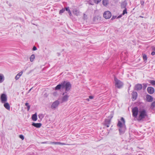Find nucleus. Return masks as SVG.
Returning <instances> with one entry per match:
<instances>
[{
    "instance_id": "1",
    "label": "nucleus",
    "mask_w": 155,
    "mask_h": 155,
    "mask_svg": "<svg viewBox=\"0 0 155 155\" xmlns=\"http://www.w3.org/2000/svg\"><path fill=\"white\" fill-rule=\"evenodd\" d=\"M120 120L121 121H118L117 126L119 127V130L120 134H123L124 133L126 129L125 120L124 118L123 117L121 118Z\"/></svg>"
},
{
    "instance_id": "2",
    "label": "nucleus",
    "mask_w": 155,
    "mask_h": 155,
    "mask_svg": "<svg viewBox=\"0 0 155 155\" xmlns=\"http://www.w3.org/2000/svg\"><path fill=\"white\" fill-rule=\"evenodd\" d=\"M148 117L147 112L144 109L140 110L139 112V115L137 120L139 122L143 121L144 119Z\"/></svg>"
},
{
    "instance_id": "3",
    "label": "nucleus",
    "mask_w": 155,
    "mask_h": 155,
    "mask_svg": "<svg viewBox=\"0 0 155 155\" xmlns=\"http://www.w3.org/2000/svg\"><path fill=\"white\" fill-rule=\"evenodd\" d=\"M63 89L65 88V92L68 91L71 88V85L69 82L64 81L62 82Z\"/></svg>"
},
{
    "instance_id": "4",
    "label": "nucleus",
    "mask_w": 155,
    "mask_h": 155,
    "mask_svg": "<svg viewBox=\"0 0 155 155\" xmlns=\"http://www.w3.org/2000/svg\"><path fill=\"white\" fill-rule=\"evenodd\" d=\"M114 80L115 82V86L116 87L119 88H121L123 84V83L120 81L118 80L115 77H114Z\"/></svg>"
},
{
    "instance_id": "5",
    "label": "nucleus",
    "mask_w": 155,
    "mask_h": 155,
    "mask_svg": "<svg viewBox=\"0 0 155 155\" xmlns=\"http://www.w3.org/2000/svg\"><path fill=\"white\" fill-rule=\"evenodd\" d=\"M132 112L133 116L135 117H137L139 112L138 108L136 107L133 108Z\"/></svg>"
},
{
    "instance_id": "6",
    "label": "nucleus",
    "mask_w": 155,
    "mask_h": 155,
    "mask_svg": "<svg viewBox=\"0 0 155 155\" xmlns=\"http://www.w3.org/2000/svg\"><path fill=\"white\" fill-rule=\"evenodd\" d=\"M103 16L106 19H109L111 17V14L110 11H107L104 13Z\"/></svg>"
},
{
    "instance_id": "7",
    "label": "nucleus",
    "mask_w": 155,
    "mask_h": 155,
    "mask_svg": "<svg viewBox=\"0 0 155 155\" xmlns=\"http://www.w3.org/2000/svg\"><path fill=\"white\" fill-rule=\"evenodd\" d=\"M0 99L1 102L2 103H4L5 102L7 101V99L6 95L4 94H2L1 96Z\"/></svg>"
},
{
    "instance_id": "8",
    "label": "nucleus",
    "mask_w": 155,
    "mask_h": 155,
    "mask_svg": "<svg viewBox=\"0 0 155 155\" xmlns=\"http://www.w3.org/2000/svg\"><path fill=\"white\" fill-rule=\"evenodd\" d=\"M59 104V102L58 101H56L52 104L51 106L52 109H55Z\"/></svg>"
},
{
    "instance_id": "9",
    "label": "nucleus",
    "mask_w": 155,
    "mask_h": 155,
    "mask_svg": "<svg viewBox=\"0 0 155 155\" xmlns=\"http://www.w3.org/2000/svg\"><path fill=\"white\" fill-rule=\"evenodd\" d=\"M66 93H67V92H65L64 93L62 94L64 96L62 99V102H66L68 100V99L69 96L67 94H65H65Z\"/></svg>"
},
{
    "instance_id": "10",
    "label": "nucleus",
    "mask_w": 155,
    "mask_h": 155,
    "mask_svg": "<svg viewBox=\"0 0 155 155\" xmlns=\"http://www.w3.org/2000/svg\"><path fill=\"white\" fill-rule=\"evenodd\" d=\"M143 87L141 84H137L135 85L134 89L137 91H140L142 89Z\"/></svg>"
},
{
    "instance_id": "11",
    "label": "nucleus",
    "mask_w": 155,
    "mask_h": 155,
    "mask_svg": "<svg viewBox=\"0 0 155 155\" xmlns=\"http://www.w3.org/2000/svg\"><path fill=\"white\" fill-rule=\"evenodd\" d=\"M147 90L148 92L150 94H152L154 92V89L152 87H148Z\"/></svg>"
},
{
    "instance_id": "12",
    "label": "nucleus",
    "mask_w": 155,
    "mask_h": 155,
    "mask_svg": "<svg viewBox=\"0 0 155 155\" xmlns=\"http://www.w3.org/2000/svg\"><path fill=\"white\" fill-rule=\"evenodd\" d=\"M111 119H105L104 124L107 127H109Z\"/></svg>"
},
{
    "instance_id": "13",
    "label": "nucleus",
    "mask_w": 155,
    "mask_h": 155,
    "mask_svg": "<svg viewBox=\"0 0 155 155\" xmlns=\"http://www.w3.org/2000/svg\"><path fill=\"white\" fill-rule=\"evenodd\" d=\"M153 97L150 95L147 94L146 95V100L148 102H151L153 101Z\"/></svg>"
},
{
    "instance_id": "14",
    "label": "nucleus",
    "mask_w": 155,
    "mask_h": 155,
    "mask_svg": "<svg viewBox=\"0 0 155 155\" xmlns=\"http://www.w3.org/2000/svg\"><path fill=\"white\" fill-rule=\"evenodd\" d=\"M137 96V94L136 92L133 91L132 93V99H134V100H135Z\"/></svg>"
},
{
    "instance_id": "15",
    "label": "nucleus",
    "mask_w": 155,
    "mask_h": 155,
    "mask_svg": "<svg viewBox=\"0 0 155 155\" xmlns=\"http://www.w3.org/2000/svg\"><path fill=\"white\" fill-rule=\"evenodd\" d=\"M101 0H90L89 1V4L91 5H94V4L93 3H91V2L92 1H94V3H96V4H98L99 2H101Z\"/></svg>"
},
{
    "instance_id": "16",
    "label": "nucleus",
    "mask_w": 155,
    "mask_h": 155,
    "mask_svg": "<svg viewBox=\"0 0 155 155\" xmlns=\"http://www.w3.org/2000/svg\"><path fill=\"white\" fill-rule=\"evenodd\" d=\"M73 13L74 15L77 16H78L80 15L79 11L76 9H74L73 10Z\"/></svg>"
},
{
    "instance_id": "17",
    "label": "nucleus",
    "mask_w": 155,
    "mask_h": 155,
    "mask_svg": "<svg viewBox=\"0 0 155 155\" xmlns=\"http://www.w3.org/2000/svg\"><path fill=\"white\" fill-rule=\"evenodd\" d=\"M61 88L62 89H63L62 87V82L61 83V84L58 85L55 87V90H59Z\"/></svg>"
},
{
    "instance_id": "18",
    "label": "nucleus",
    "mask_w": 155,
    "mask_h": 155,
    "mask_svg": "<svg viewBox=\"0 0 155 155\" xmlns=\"http://www.w3.org/2000/svg\"><path fill=\"white\" fill-rule=\"evenodd\" d=\"M32 125L36 127L39 128L41 127V124L40 123H33L32 124Z\"/></svg>"
},
{
    "instance_id": "19",
    "label": "nucleus",
    "mask_w": 155,
    "mask_h": 155,
    "mask_svg": "<svg viewBox=\"0 0 155 155\" xmlns=\"http://www.w3.org/2000/svg\"><path fill=\"white\" fill-rule=\"evenodd\" d=\"M127 5V3L126 1H124L122 3L121 5V8H126V7Z\"/></svg>"
},
{
    "instance_id": "20",
    "label": "nucleus",
    "mask_w": 155,
    "mask_h": 155,
    "mask_svg": "<svg viewBox=\"0 0 155 155\" xmlns=\"http://www.w3.org/2000/svg\"><path fill=\"white\" fill-rule=\"evenodd\" d=\"M4 106L7 110H10V106L8 103H4Z\"/></svg>"
},
{
    "instance_id": "21",
    "label": "nucleus",
    "mask_w": 155,
    "mask_h": 155,
    "mask_svg": "<svg viewBox=\"0 0 155 155\" xmlns=\"http://www.w3.org/2000/svg\"><path fill=\"white\" fill-rule=\"evenodd\" d=\"M23 73V72L22 71H21L19 73H18L15 76V79L16 80H18L20 78V77L22 75Z\"/></svg>"
},
{
    "instance_id": "22",
    "label": "nucleus",
    "mask_w": 155,
    "mask_h": 155,
    "mask_svg": "<svg viewBox=\"0 0 155 155\" xmlns=\"http://www.w3.org/2000/svg\"><path fill=\"white\" fill-rule=\"evenodd\" d=\"M32 119L33 121H35L37 119V115L36 113L33 114L32 116Z\"/></svg>"
},
{
    "instance_id": "23",
    "label": "nucleus",
    "mask_w": 155,
    "mask_h": 155,
    "mask_svg": "<svg viewBox=\"0 0 155 155\" xmlns=\"http://www.w3.org/2000/svg\"><path fill=\"white\" fill-rule=\"evenodd\" d=\"M4 80V77L3 74H0V83L2 82Z\"/></svg>"
},
{
    "instance_id": "24",
    "label": "nucleus",
    "mask_w": 155,
    "mask_h": 155,
    "mask_svg": "<svg viewBox=\"0 0 155 155\" xmlns=\"http://www.w3.org/2000/svg\"><path fill=\"white\" fill-rule=\"evenodd\" d=\"M102 3L103 5L104 6H106L107 5L108 3V1L107 0H103Z\"/></svg>"
},
{
    "instance_id": "25",
    "label": "nucleus",
    "mask_w": 155,
    "mask_h": 155,
    "mask_svg": "<svg viewBox=\"0 0 155 155\" xmlns=\"http://www.w3.org/2000/svg\"><path fill=\"white\" fill-rule=\"evenodd\" d=\"M143 58L144 61H145L146 62L147 59V55L145 54H143Z\"/></svg>"
},
{
    "instance_id": "26",
    "label": "nucleus",
    "mask_w": 155,
    "mask_h": 155,
    "mask_svg": "<svg viewBox=\"0 0 155 155\" xmlns=\"http://www.w3.org/2000/svg\"><path fill=\"white\" fill-rule=\"evenodd\" d=\"M35 58V55L34 54H33L30 57V61L31 62H32L34 61V59Z\"/></svg>"
},
{
    "instance_id": "27",
    "label": "nucleus",
    "mask_w": 155,
    "mask_h": 155,
    "mask_svg": "<svg viewBox=\"0 0 155 155\" xmlns=\"http://www.w3.org/2000/svg\"><path fill=\"white\" fill-rule=\"evenodd\" d=\"M25 105L27 107V110L29 111L30 107V106L29 105V104L28 103H26L25 104Z\"/></svg>"
},
{
    "instance_id": "28",
    "label": "nucleus",
    "mask_w": 155,
    "mask_h": 155,
    "mask_svg": "<svg viewBox=\"0 0 155 155\" xmlns=\"http://www.w3.org/2000/svg\"><path fill=\"white\" fill-rule=\"evenodd\" d=\"M127 9L126 8H125V9H124L123 11V12L122 14V15H124L125 14H127Z\"/></svg>"
},
{
    "instance_id": "29",
    "label": "nucleus",
    "mask_w": 155,
    "mask_h": 155,
    "mask_svg": "<svg viewBox=\"0 0 155 155\" xmlns=\"http://www.w3.org/2000/svg\"><path fill=\"white\" fill-rule=\"evenodd\" d=\"M44 117V115L42 114H40L38 115V117L41 120Z\"/></svg>"
},
{
    "instance_id": "30",
    "label": "nucleus",
    "mask_w": 155,
    "mask_h": 155,
    "mask_svg": "<svg viewBox=\"0 0 155 155\" xmlns=\"http://www.w3.org/2000/svg\"><path fill=\"white\" fill-rule=\"evenodd\" d=\"M149 83L152 84L153 85H155V81L154 80H150Z\"/></svg>"
},
{
    "instance_id": "31",
    "label": "nucleus",
    "mask_w": 155,
    "mask_h": 155,
    "mask_svg": "<svg viewBox=\"0 0 155 155\" xmlns=\"http://www.w3.org/2000/svg\"><path fill=\"white\" fill-rule=\"evenodd\" d=\"M143 89H145L146 88L148 84L147 83H144L143 84Z\"/></svg>"
},
{
    "instance_id": "32",
    "label": "nucleus",
    "mask_w": 155,
    "mask_h": 155,
    "mask_svg": "<svg viewBox=\"0 0 155 155\" xmlns=\"http://www.w3.org/2000/svg\"><path fill=\"white\" fill-rule=\"evenodd\" d=\"M65 11V9L64 8H63L61 10L59 11V14H62Z\"/></svg>"
},
{
    "instance_id": "33",
    "label": "nucleus",
    "mask_w": 155,
    "mask_h": 155,
    "mask_svg": "<svg viewBox=\"0 0 155 155\" xmlns=\"http://www.w3.org/2000/svg\"><path fill=\"white\" fill-rule=\"evenodd\" d=\"M49 143L50 144H58L59 143V142H50Z\"/></svg>"
},
{
    "instance_id": "34",
    "label": "nucleus",
    "mask_w": 155,
    "mask_h": 155,
    "mask_svg": "<svg viewBox=\"0 0 155 155\" xmlns=\"http://www.w3.org/2000/svg\"><path fill=\"white\" fill-rule=\"evenodd\" d=\"M87 15H86L85 14H84L83 15V18L84 20H86L87 19Z\"/></svg>"
},
{
    "instance_id": "35",
    "label": "nucleus",
    "mask_w": 155,
    "mask_h": 155,
    "mask_svg": "<svg viewBox=\"0 0 155 155\" xmlns=\"http://www.w3.org/2000/svg\"><path fill=\"white\" fill-rule=\"evenodd\" d=\"M151 106L153 107H155V101L152 103L151 104Z\"/></svg>"
},
{
    "instance_id": "36",
    "label": "nucleus",
    "mask_w": 155,
    "mask_h": 155,
    "mask_svg": "<svg viewBox=\"0 0 155 155\" xmlns=\"http://www.w3.org/2000/svg\"><path fill=\"white\" fill-rule=\"evenodd\" d=\"M19 137L22 140H23L24 139V137L22 135H20L19 136Z\"/></svg>"
},
{
    "instance_id": "37",
    "label": "nucleus",
    "mask_w": 155,
    "mask_h": 155,
    "mask_svg": "<svg viewBox=\"0 0 155 155\" xmlns=\"http://www.w3.org/2000/svg\"><path fill=\"white\" fill-rule=\"evenodd\" d=\"M64 9H65V10H66L68 12V11L70 10L69 9V7H66Z\"/></svg>"
},
{
    "instance_id": "38",
    "label": "nucleus",
    "mask_w": 155,
    "mask_h": 155,
    "mask_svg": "<svg viewBox=\"0 0 155 155\" xmlns=\"http://www.w3.org/2000/svg\"><path fill=\"white\" fill-rule=\"evenodd\" d=\"M59 142V143L58 144H59V145H65L66 144H65L64 143H61L60 142Z\"/></svg>"
},
{
    "instance_id": "39",
    "label": "nucleus",
    "mask_w": 155,
    "mask_h": 155,
    "mask_svg": "<svg viewBox=\"0 0 155 155\" xmlns=\"http://www.w3.org/2000/svg\"><path fill=\"white\" fill-rule=\"evenodd\" d=\"M37 49V48L35 46H34L33 47L32 50L33 51H35V50H36Z\"/></svg>"
},
{
    "instance_id": "40",
    "label": "nucleus",
    "mask_w": 155,
    "mask_h": 155,
    "mask_svg": "<svg viewBox=\"0 0 155 155\" xmlns=\"http://www.w3.org/2000/svg\"><path fill=\"white\" fill-rule=\"evenodd\" d=\"M140 3L141 4V6H142V7H143V4L144 3V2L143 1H141V2H140Z\"/></svg>"
},
{
    "instance_id": "41",
    "label": "nucleus",
    "mask_w": 155,
    "mask_h": 155,
    "mask_svg": "<svg viewBox=\"0 0 155 155\" xmlns=\"http://www.w3.org/2000/svg\"><path fill=\"white\" fill-rule=\"evenodd\" d=\"M68 13H69V15L70 16H71L72 14L70 10L68 11Z\"/></svg>"
},
{
    "instance_id": "42",
    "label": "nucleus",
    "mask_w": 155,
    "mask_h": 155,
    "mask_svg": "<svg viewBox=\"0 0 155 155\" xmlns=\"http://www.w3.org/2000/svg\"><path fill=\"white\" fill-rule=\"evenodd\" d=\"M151 54L152 55H154L155 54V52L154 51H153L151 53Z\"/></svg>"
},
{
    "instance_id": "43",
    "label": "nucleus",
    "mask_w": 155,
    "mask_h": 155,
    "mask_svg": "<svg viewBox=\"0 0 155 155\" xmlns=\"http://www.w3.org/2000/svg\"><path fill=\"white\" fill-rule=\"evenodd\" d=\"M122 15H123L122 14L119 15V16H118L117 18H121L122 17Z\"/></svg>"
},
{
    "instance_id": "44",
    "label": "nucleus",
    "mask_w": 155,
    "mask_h": 155,
    "mask_svg": "<svg viewBox=\"0 0 155 155\" xmlns=\"http://www.w3.org/2000/svg\"><path fill=\"white\" fill-rule=\"evenodd\" d=\"M47 143H48V142H47V141L44 142H42L41 143H42V144Z\"/></svg>"
},
{
    "instance_id": "45",
    "label": "nucleus",
    "mask_w": 155,
    "mask_h": 155,
    "mask_svg": "<svg viewBox=\"0 0 155 155\" xmlns=\"http://www.w3.org/2000/svg\"><path fill=\"white\" fill-rule=\"evenodd\" d=\"M89 98L91 99H93V97L92 96H90L89 97Z\"/></svg>"
},
{
    "instance_id": "46",
    "label": "nucleus",
    "mask_w": 155,
    "mask_h": 155,
    "mask_svg": "<svg viewBox=\"0 0 155 155\" xmlns=\"http://www.w3.org/2000/svg\"><path fill=\"white\" fill-rule=\"evenodd\" d=\"M116 16H113L112 17V18H111V19L112 20H113L114 19L116 18Z\"/></svg>"
},
{
    "instance_id": "47",
    "label": "nucleus",
    "mask_w": 155,
    "mask_h": 155,
    "mask_svg": "<svg viewBox=\"0 0 155 155\" xmlns=\"http://www.w3.org/2000/svg\"><path fill=\"white\" fill-rule=\"evenodd\" d=\"M32 88V87L31 88L29 91H28V92H29L31 91V89Z\"/></svg>"
},
{
    "instance_id": "48",
    "label": "nucleus",
    "mask_w": 155,
    "mask_h": 155,
    "mask_svg": "<svg viewBox=\"0 0 155 155\" xmlns=\"http://www.w3.org/2000/svg\"><path fill=\"white\" fill-rule=\"evenodd\" d=\"M140 17L141 18H143V16H140Z\"/></svg>"
},
{
    "instance_id": "49",
    "label": "nucleus",
    "mask_w": 155,
    "mask_h": 155,
    "mask_svg": "<svg viewBox=\"0 0 155 155\" xmlns=\"http://www.w3.org/2000/svg\"><path fill=\"white\" fill-rule=\"evenodd\" d=\"M86 100H87V101H89V99H88V98H87V99Z\"/></svg>"
},
{
    "instance_id": "50",
    "label": "nucleus",
    "mask_w": 155,
    "mask_h": 155,
    "mask_svg": "<svg viewBox=\"0 0 155 155\" xmlns=\"http://www.w3.org/2000/svg\"><path fill=\"white\" fill-rule=\"evenodd\" d=\"M94 2V1H92L91 2V3H94V2Z\"/></svg>"
},
{
    "instance_id": "51",
    "label": "nucleus",
    "mask_w": 155,
    "mask_h": 155,
    "mask_svg": "<svg viewBox=\"0 0 155 155\" xmlns=\"http://www.w3.org/2000/svg\"><path fill=\"white\" fill-rule=\"evenodd\" d=\"M153 49L154 50H155V48H153Z\"/></svg>"
}]
</instances>
